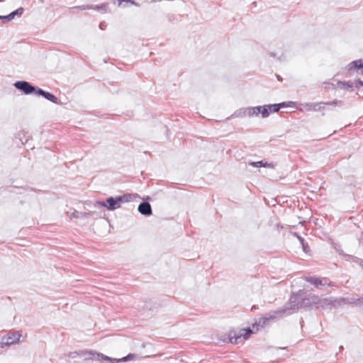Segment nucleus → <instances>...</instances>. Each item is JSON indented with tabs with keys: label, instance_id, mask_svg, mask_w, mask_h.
<instances>
[{
	"label": "nucleus",
	"instance_id": "f257e3e1",
	"mask_svg": "<svg viewBox=\"0 0 363 363\" xmlns=\"http://www.w3.org/2000/svg\"><path fill=\"white\" fill-rule=\"evenodd\" d=\"M318 301H320L318 296L308 293L304 290H299L296 293L291 294L289 300V306H284L279 308L277 313H282L289 315L299 308L309 307L313 304L318 305Z\"/></svg>",
	"mask_w": 363,
	"mask_h": 363
},
{
	"label": "nucleus",
	"instance_id": "f03ea898",
	"mask_svg": "<svg viewBox=\"0 0 363 363\" xmlns=\"http://www.w3.org/2000/svg\"><path fill=\"white\" fill-rule=\"evenodd\" d=\"M252 333V329L250 327L241 328L238 332L231 330L229 333V341L232 344H238L242 340L248 339Z\"/></svg>",
	"mask_w": 363,
	"mask_h": 363
},
{
	"label": "nucleus",
	"instance_id": "7ed1b4c3",
	"mask_svg": "<svg viewBox=\"0 0 363 363\" xmlns=\"http://www.w3.org/2000/svg\"><path fill=\"white\" fill-rule=\"evenodd\" d=\"M13 86L20 91L24 95H35L37 96L38 86L32 84L25 80L16 81L13 83Z\"/></svg>",
	"mask_w": 363,
	"mask_h": 363
},
{
	"label": "nucleus",
	"instance_id": "20e7f679",
	"mask_svg": "<svg viewBox=\"0 0 363 363\" xmlns=\"http://www.w3.org/2000/svg\"><path fill=\"white\" fill-rule=\"evenodd\" d=\"M97 353V352L92 350H78L69 352L68 357L69 359H75L77 357L83 358L84 361L96 360ZM67 363H72L70 359H67Z\"/></svg>",
	"mask_w": 363,
	"mask_h": 363
},
{
	"label": "nucleus",
	"instance_id": "39448f33",
	"mask_svg": "<svg viewBox=\"0 0 363 363\" xmlns=\"http://www.w3.org/2000/svg\"><path fill=\"white\" fill-rule=\"evenodd\" d=\"M96 357V361H98L99 362L104 363V362H107L108 363H121V362H125L129 360H133L135 357V354L133 353H129L128 355L118 359V358H113L111 357H108L107 355H105L102 353H97Z\"/></svg>",
	"mask_w": 363,
	"mask_h": 363
},
{
	"label": "nucleus",
	"instance_id": "423d86ee",
	"mask_svg": "<svg viewBox=\"0 0 363 363\" xmlns=\"http://www.w3.org/2000/svg\"><path fill=\"white\" fill-rule=\"evenodd\" d=\"M323 105H328V106H342L344 104V102L340 100L335 99L332 101H328V102H320V103H306L304 104V107L307 111H320L325 109V106Z\"/></svg>",
	"mask_w": 363,
	"mask_h": 363
},
{
	"label": "nucleus",
	"instance_id": "0eeeda50",
	"mask_svg": "<svg viewBox=\"0 0 363 363\" xmlns=\"http://www.w3.org/2000/svg\"><path fill=\"white\" fill-rule=\"evenodd\" d=\"M279 310V308L272 311V313L267 314L264 317H261L260 318H259L258 321H255V323L252 324V328H256L257 330L259 327L264 328V326H266L268 324V322L271 320H274L277 317L282 318L284 316L288 315L285 313L284 314L282 313H277Z\"/></svg>",
	"mask_w": 363,
	"mask_h": 363
},
{
	"label": "nucleus",
	"instance_id": "6e6552de",
	"mask_svg": "<svg viewBox=\"0 0 363 363\" xmlns=\"http://www.w3.org/2000/svg\"><path fill=\"white\" fill-rule=\"evenodd\" d=\"M348 75L351 76L354 72L363 75V59H358L352 61L345 67Z\"/></svg>",
	"mask_w": 363,
	"mask_h": 363
},
{
	"label": "nucleus",
	"instance_id": "1a4fd4ad",
	"mask_svg": "<svg viewBox=\"0 0 363 363\" xmlns=\"http://www.w3.org/2000/svg\"><path fill=\"white\" fill-rule=\"evenodd\" d=\"M305 280L316 288H319L320 286H333V283L330 281L327 277H306Z\"/></svg>",
	"mask_w": 363,
	"mask_h": 363
},
{
	"label": "nucleus",
	"instance_id": "9d476101",
	"mask_svg": "<svg viewBox=\"0 0 363 363\" xmlns=\"http://www.w3.org/2000/svg\"><path fill=\"white\" fill-rule=\"evenodd\" d=\"M96 203L101 207L106 208L108 211H114L118 208L115 196L107 197L104 201H97Z\"/></svg>",
	"mask_w": 363,
	"mask_h": 363
},
{
	"label": "nucleus",
	"instance_id": "9b49d317",
	"mask_svg": "<svg viewBox=\"0 0 363 363\" xmlns=\"http://www.w3.org/2000/svg\"><path fill=\"white\" fill-rule=\"evenodd\" d=\"M339 304V301L333 297L325 298L323 299L320 298V301L318 302V306H316V308L325 309L328 306L331 307H336Z\"/></svg>",
	"mask_w": 363,
	"mask_h": 363
},
{
	"label": "nucleus",
	"instance_id": "f8f14e48",
	"mask_svg": "<svg viewBox=\"0 0 363 363\" xmlns=\"http://www.w3.org/2000/svg\"><path fill=\"white\" fill-rule=\"evenodd\" d=\"M37 96H42L43 97L44 99H47L48 101L53 103V104H60V101L59 100V99L55 96L53 94L49 92V91H45L43 89H42L41 88L39 87L38 90V94H37Z\"/></svg>",
	"mask_w": 363,
	"mask_h": 363
},
{
	"label": "nucleus",
	"instance_id": "ddd939ff",
	"mask_svg": "<svg viewBox=\"0 0 363 363\" xmlns=\"http://www.w3.org/2000/svg\"><path fill=\"white\" fill-rule=\"evenodd\" d=\"M21 335L17 333H13L12 335H6L2 337L1 341V347H4V346H10L14 343H16L19 341Z\"/></svg>",
	"mask_w": 363,
	"mask_h": 363
},
{
	"label": "nucleus",
	"instance_id": "4468645a",
	"mask_svg": "<svg viewBox=\"0 0 363 363\" xmlns=\"http://www.w3.org/2000/svg\"><path fill=\"white\" fill-rule=\"evenodd\" d=\"M138 212L145 216H150L152 214L150 203L148 201H142L138 207Z\"/></svg>",
	"mask_w": 363,
	"mask_h": 363
},
{
	"label": "nucleus",
	"instance_id": "2eb2a0df",
	"mask_svg": "<svg viewBox=\"0 0 363 363\" xmlns=\"http://www.w3.org/2000/svg\"><path fill=\"white\" fill-rule=\"evenodd\" d=\"M159 308V304L157 301L150 299L149 301H145L144 306H143V311H147L150 312V314L147 315H152L154 313H156L157 311V309Z\"/></svg>",
	"mask_w": 363,
	"mask_h": 363
},
{
	"label": "nucleus",
	"instance_id": "dca6fc26",
	"mask_svg": "<svg viewBox=\"0 0 363 363\" xmlns=\"http://www.w3.org/2000/svg\"><path fill=\"white\" fill-rule=\"evenodd\" d=\"M24 12V9L23 7H19L15 11L11 12L9 14L6 16H0V21H11L16 16L20 17Z\"/></svg>",
	"mask_w": 363,
	"mask_h": 363
},
{
	"label": "nucleus",
	"instance_id": "f3484780",
	"mask_svg": "<svg viewBox=\"0 0 363 363\" xmlns=\"http://www.w3.org/2000/svg\"><path fill=\"white\" fill-rule=\"evenodd\" d=\"M134 196H135L133 194H129V193L115 196L116 201L118 203V208H120L121 206L122 203H128V202L132 200L133 197H134Z\"/></svg>",
	"mask_w": 363,
	"mask_h": 363
},
{
	"label": "nucleus",
	"instance_id": "a211bd4d",
	"mask_svg": "<svg viewBox=\"0 0 363 363\" xmlns=\"http://www.w3.org/2000/svg\"><path fill=\"white\" fill-rule=\"evenodd\" d=\"M337 86L340 89H349L350 91L354 90V85L350 81H338Z\"/></svg>",
	"mask_w": 363,
	"mask_h": 363
},
{
	"label": "nucleus",
	"instance_id": "6ab92c4d",
	"mask_svg": "<svg viewBox=\"0 0 363 363\" xmlns=\"http://www.w3.org/2000/svg\"><path fill=\"white\" fill-rule=\"evenodd\" d=\"M257 116L259 114L262 118H267L269 116V112L267 111V104L263 106H255Z\"/></svg>",
	"mask_w": 363,
	"mask_h": 363
},
{
	"label": "nucleus",
	"instance_id": "aec40b11",
	"mask_svg": "<svg viewBox=\"0 0 363 363\" xmlns=\"http://www.w3.org/2000/svg\"><path fill=\"white\" fill-rule=\"evenodd\" d=\"M249 165L253 167H269L272 168L273 165L271 163H268L267 162L264 160H260L257 162H252L250 161L248 162Z\"/></svg>",
	"mask_w": 363,
	"mask_h": 363
},
{
	"label": "nucleus",
	"instance_id": "412c9836",
	"mask_svg": "<svg viewBox=\"0 0 363 363\" xmlns=\"http://www.w3.org/2000/svg\"><path fill=\"white\" fill-rule=\"evenodd\" d=\"M67 214L70 218H86L89 215L87 213L79 212L76 210H74L72 213L67 211Z\"/></svg>",
	"mask_w": 363,
	"mask_h": 363
},
{
	"label": "nucleus",
	"instance_id": "4be33fe9",
	"mask_svg": "<svg viewBox=\"0 0 363 363\" xmlns=\"http://www.w3.org/2000/svg\"><path fill=\"white\" fill-rule=\"evenodd\" d=\"M294 235L298 238L300 244L301 245L303 251L307 253L309 251V247L308 245V243L305 241L304 238L298 235L297 233H294Z\"/></svg>",
	"mask_w": 363,
	"mask_h": 363
},
{
	"label": "nucleus",
	"instance_id": "5701e85b",
	"mask_svg": "<svg viewBox=\"0 0 363 363\" xmlns=\"http://www.w3.org/2000/svg\"><path fill=\"white\" fill-rule=\"evenodd\" d=\"M247 116L246 114V108H242L236 110L231 116L233 118H242Z\"/></svg>",
	"mask_w": 363,
	"mask_h": 363
},
{
	"label": "nucleus",
	"instance_id": "b1692460",
	"mask_svg": "<svg viewBox=\"0 0 363 363\" xmlns=\"http://www.w3.org/2000/svg\"><path fill=\"white\" fill-rule=\"evenodd\" d=\"M267 111L269 112V116L272 113H277L279 111V106L277 104H267Z\"/></svg>",
	"mask_w": 363,
	"mask_h": 363
},
{
	"label": "nucleus",
	"instance_id": "393cba45",
	"mask_svg": "<svg viewBox=\"0 0 363 363\" xmlns=\"http://www.w3.org/2000/svg\"><path fill=\"white\" fill-rule=\"evenodd\" d=\"M279 106V110L282 108H287V107H295L296 103L294 101H284L281 103L277 104Z\"/></svg>",
	"mask_w": 363,
	"mask_h": 363
},
{
	"label": "nucleus",
	"instance_id": "a878e982",
	"mask_svg": "<svg viewBox=\"0 0 363 363\" xmlns=\"http://www.w3.org/2000/svg\"><path fill=\"white\" fill-rule=\"evenodd\" d=\"M96 9L97 11L101 13H106L108 10V4L106 3H103L96 6Z\"/></svg>",
	"mask_w": 363,
	"mask_h": 363
},
{
	"label": "nucleus",
	"instance_id": "bb28decb",
	"mask_svg": "<svg viewBox=\"0 0 363 363\" xmlns=\"http://www.w3.org/2000/svg\"><path fill=\"white\" fill-rule=\"evenodd\" d=\"M246 114L249 117H252V116H257L255 106H254V107H247L246 108Z\"/></svg>",
	"mask_w": 363,
	"mask_h": 363
},
{
	"label": "nucleus",
	"instance_id": "cd10ccee",
	"mask_svg": "<svg viewBox=\"0 0 363 363\" xmlns=\"http://www.w3.org/2000/svg\"><path fill=\"white\" fill-rule=\"evenodd\" d=\"M123 2L129 3L131 5L138 6V4L136 1H135L134 0H118V6L122 5V4Z\"/></svg>",
	"mask_w": 363,
	"mask_h": 363
},
{
	"label": "nucleus",
	"instance_id": "c85d7f7f",
	"mask_svg": "<svg viewBox=\"0 0 363 363\" xmlns=\"http://www.w3.org/2000/svg\"><path fill=\"white\" fill-rule=\"evenodd\" d=\"M354 303L359 306H363V296L355 299Z\"/></svg>",
	"mask_w": 363,
	"mask_h": 363
},
{
	"label": "nucleus",
	"instance_id": "c756f323",
	"mask_svg": "<svg viewBox=\"0 0 363 363\" xmlns=\"http://www.w3.org/2000/svg\"><path fill=\"white\" fill-rule=\"evenodd\" d=\"M354 85V88H357L358 86H361L363 87V81L361 80L360 79H357L355 80V84Z\"/></svg>",
	"mask_w": 363,
	"mask_h": 363
},
{
	"label": "nucleus",
	"instance_id": "7c9ffc66",
	"mask_svg": "<svg viewBox=\"0 0 363 363\" xmlns=\"http://www.w3.org/2000/svg\"><path fill=\"white\" fill-rule=\"evenodd\" d=\"M106 26H107V24H106V22H104V21L101 22V23H99V28H100L101 30H105V29H106Z\"/></svg>",
	"mask_w": 363,
	"mask_h": 363
},
{
	"label": "nucleus",
	"instance_id": "2f4dec72",
	"mask_svg": "<svg viewBox=\"0 0 363 363\" xmlns=\"http://www.w3.org/2000/svg\"><path fill=\"white\" fill-rule=\"evenodd\" d=\"M276 55H277V53L274 52H271L269 53V56L270 57H274Z\"/></svg>",
	"mask_w": 363,
	"mask_h": 363
},
{
	"label": "nucleus",
	"instance_id": "473e14b6",
	"mask_svg": "<svg viewBox=\"0 0 363 363\" xmlns=\"http://www.w3.org/2000/svg\"><path fill=\"white\" fill-rule=\"evenodd\" d=\"M276 77H277V79L279 81H280V82H281V81H282V78H281V77L280 75H279V74H276Z\"/></svg>",
	"mask_w": 363,
	"mask_h": 363
},
{
	"label": "nucleus",
	"instance_id": "72a5a7b5",
	"mask_svg": "<svg viewBox=\"0 0 363 363\" xmlns=\"http://www.w3.org/2000/svg\"><path fill=\"white\" fill-rule=\"evenodd\" d=\"M284 55H283V54H281V55L279 56V60H284Z\"/></svg>",
	"mask_w": 363,
	"mask_h": 363
},
{
	"label": "nucleus",
	"instance_id": "f704fd0d",
	"mask_svg": "<svg viewBox=\"0 0 363 363\" xmlns=\"http://www.w3.org/2000/svg\"><path fill=\"white\" fill-rule=\"evenodd\" d=\"M343 350V346H342V345H341V346L340 347V351H341V350Z\"/></svg>",
	"mask_w": 363,
	"mask_h": 363
}]
</instances>
